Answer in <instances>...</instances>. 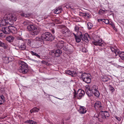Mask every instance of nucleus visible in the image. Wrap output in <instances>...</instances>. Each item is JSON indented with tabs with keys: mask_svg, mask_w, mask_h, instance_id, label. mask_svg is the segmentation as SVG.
Returning a JSON list of instances; mask_svg holds the SVG:
<instances>
[{
	"mask_svg": "<svg viewBox=\"0 0 124 124\" xmlns=\"http://www.w3.org/2000/svg\"><path fill=\"white\" fill-rule=\"evenodd\" d=\"M35 54H36L35 55V56H36L38 58H40V56L37 53Z\"/></svg>",
	"mask_w": 124,
	"mask_h": 124,
	"instance_id": "obj_48",
	"label": "nucleus"
},
{
	"mask_svg": "<svg viewBox=\"0 0 124 124\" xmlns=\"http://www.w3.org/2000/svg\"><path fill=\"white\" fill-rule=\"evenodd\" d=\"M4 97L3 95H0V102L2 103V102H4Z\"/></svg>",
	"mask_w": 124,
	"mask_h": 124,
	"instance_id": "obj_32",
	"label": "nucleus"
},
{
	"mask_svg": "<svg viewBox=\"0 0 124 124\" xmlns=\"http://www.w3.org/2000/svg\"><path fill=\"white\" fill-rule=\"evenodd\" d=\"M31 14L29 13H23L21 14V15L22 16L24 17H28L30 16Z\"/></svg>",
	"mask_w": 124,
	"mask_h": 124,
	"instance_id": "obj_28",
	"label": "nucleus"
},
{
	"mask_svg": "<svg viewBox=\"0 0 124 124\" xmlns=\"http://www.w3.org/2000/svg\"><path fill=\"white\" fill-rule=\"evenodd\" d=\"M4 62L6 63H7L9 62V58L7 57H5L3 58Z\"/></svg>",
	"mask_w": 124,
	"mask_h": 124,
	"instance_id": "obj_34",
	"label": "nucleus"
},
{
	"mask_svg": "<svg viewBox=\"0 0 124 124\" xmlns=\"http://www.w3.org/2000/svg\"><path fill=\"white\" fill-rule=\"evenodd\" d=\"M31 22L28 20H26L23 22L22 24L24 25H28L30 24V23Z\"/></svg>",
	"mask_w": 124,
	"mask_h": 124,
	"instance_id": "obj_29",
	"label": "nucleus"
},
{
	"mask_svg": "<svg viewBox=\"0 0 124 124\" xmlns=\"http://www.w3.org/2000/svg\"><path fill=\"white\" fill-rule=\"evenodd\" d=\"M5 18H7L8 21L12 22V24L14 23V21H16V16L14 14H6L5 15Z\"/></svg>",
	"mask_w": 124,
	"mask_h": 124,
	"instance_id": "obj_5",
	"label": "nucleus"
},
{
	"mask_svg": "<svg viewBox=\"0 0 124 124\" xmlns=\"http://www.w3.org/2000/svg\"><path fill=\"white\" fill-rule=\"evenodd\" d=\"M41 62L42 63L45 64V63H46V62L44 61H42Z\"/></svg>",
	"mask_w": 124,
	"mask_h": 124,
	"instance_id": "obj_52",
	"label": "nucleus"
},
{
	"mask_svg": "<svg viewBox=\"0 0 124 124\" xmlns=\"http://www.w3.org/2000/svg\"><path fill=\"white\" fill-rule=\"evenodd\" d=\"M115 117L119 121H120L121 120V117H118L116 116H115Z\"/></svg>",
	"mask_w": 124,
	"mask_h": 124,
	"instance_id": "obj_43",
	"label": "nucleus"
},
{
	"mask_svg": "<svg viewBox=\"0 0 124 124\" xmlns=\"http://www.w3.org/2000/svg\"><path fill=\"white\" fill-rule=\"evenodd\" d=\"M62 48L63 50H64L65 51H66L68 50V49L66 47H64V46Z\"/></svg>",
	"mask_w": 124,
	"mask_h": 124,
	"instance_id": "obj_47",
	"label": "nucleus"
},
{
	"mask_svg": "<svg viewBox=\"0 0 124 124\" xmlns=\"http://www.w3.org/2000/svg\"><path fill=\"white\" fill-rule=\"evenodd\" d=\"M87 95L89 97H91L93 95V93L91 92V90L85 91Z\"/></svg>",
	"mask_w": 124,
	"mask_h": 124,
	"instance_id": "obj_30",
	"label": "nucleus"
},
{
	"mask_svg": "<svg viewBox=\"0 0 124 124\" xmlns=\"http://www.w3.org/2000/svg\"><path fill=\"white\" fill-rule=\"evenodd\" d=\"M10 26L8 27L2 28V31L4 33L6 34H9L10 33Z\"/></svg>",
	"mask_w": 124,
	"mask_h": 124,
	"instance_id": "obj_12",
	"label": "nucleus"
},
{
	"mask_svg": "<svg viewBox=\"0 0 124 124\" xmlns=\"http://www.w3.org/2000/svg\"><path fill=\"white\" fill-rule=\"evenodd\" d=\"M93 93L95 96H96L97 97H99L100 93L98 90V89L95 91V92H93Z\"/></svg>",
	"mask_w": 124,
	"mask_h": 124,
	"instance_id": "obj_25",
	"label": "nucleus"
},
{
	"mask_svg": "<svg viewBox=\"0 0 124 124\" xmlns=\"http://www.w3.org/2000/svg\"><path fill=\"white\" fill-rule=\"evenodd\" d=\"M91 76H88V77L85 78V79H84L83 81L87 83H90L91 82V79L90 78Z\"/></svg>",
	"mask_w": 124,
	"mask_h": 124,
	"instance_id": "obj_22",
	"label": "nucleus"
},
{
	"mask_svg": "<svg viewBox=\"0 0 124 124\" xmlns=\"http://www.w3.org/2000/svg\"><path fill=\"white\" fill-rule=\"evenodd\" d=\"M82 51L83 52L85 53L87 51V50L86 49V48L84 47L82 48Z\"/></svg>",
	"mask_w": 124,
	"mask_h": 124,
	"instance_id": "obj_40",
	"label": "nucleus"
},
{
	"mask_svg": "<svg viewBox=\"0 0 124 124\" xmlns=\"http://www.w3.org/2000/svg\"><path fill=\"white\" fill-rule=\"evenodd\" d=\"M91 90L90 89V86L88 85H86L85 87V91H87Z\"/></svg>",
	"mask_w": 124,
	"mask_h": 124,
	"instance_id": "obj_35",
	"label": "nucleus"
},
{
	"mask_svg": "<svg viewBox=\"0 0 124 124\" xmlns=\"http://www.w3.org/2000/svg\"><path fill=\"white\" fill-rule=\"evenodd\" d=\"M16 40L18 42L19 47L20 50H24L26 49V44L23 41V39L22 38L20 37H17Z\"/></svg>",
	"mask_w": 124,
	"mask_h": 124,
	"instance_id": "obj_4",
	"label": "nucleus"
},
{
	"mask_svg": "<svg viewBox=\"0 0 124 124\" xmlns=\"http://www.w3.org/2000/svg\"><path fill=\"white\" fill-rule=\"evenodd\" d=\"M74 98H76L77 97L79 99H81L83 97L85 94L84 91L81 89H79L77 92L74 93Z\"/></svg>",
	"mask_w": 124,
	"mask_h": 124,
	"instance_id": "obj_6",
	"label": "nucleus"
},
{
	"mask_svg": "<svg viewBox=\"0 0 124 124\" xmlns=\"http://www.w3.org/2000/svg\"><path fill=\"white\" fill-rule=\"evenodd\" d=\"M64 42L63 41H60L57 45V46L59 48V49H62L64 46Z\"/></svg>",
	"mask_w": 124,
	"mask_h": 124,
	"instance_id": "obj_15",
	"label": "nucleus"
},
{
	"mask_svg": "<svg viewBox=\"0 0 124 124\" xmlns=\"http://www.w3.org/2000/svg\"><path fill=\"white\" fill-rule=\"evenodd\" d=\"M94 107L96 109H101L102 107L101 102L100 101H96L95 103Z\"/></svg>",
	"mask_w": 124,
	"mask_h": 124,
	"instance_id": "obj_13",
	"label": "nucleus"
},
{
	"mask_svg": "<svg viewBox=\"0 0 124 124\" xmlns=\"http://www.w3.org/2000/svg\"><path fill=\"white\" fill-rule=\"evenodd\" d=\"M51 31L52 33L54 34V29H52Z\"/></svg>",
	"mask_w": 124,
	"mask_h": 124,
	"instance_id": "obj_51",
	"label": "nucleus"
},
{
	"mask_svg": "<svg viewBox=\"0 0 124 124\" xmlns=\"http://www.w3.org/2000/svg\"><path fill=\"white\" fill-rule=\"evenodd\" d=\"M10 33H15L17 32V29L16 27L11 25L10 26Z\"/></svg>",
	"mask_w": 124,
	"mask_h": 124,
	"instance_id": "obj_18",
	"label": "nucleus"
},
{
	"mask_svg": "<svg viewBox=\"0 0 124 124\" xmlns=\"http://www.w3.org/2000/svg\"><path fill=\"white\" fill-rule=\"evenodd\" d=\"M62 8L61 7L57 8L54 11V13L56 14H58L61 12Z\"/></svg>",
	"mask_w": 124,
	"mask_h": 124,
	"instance_id": "obj_20",
	"label": "nucleus"
},
{
	"mask_svg": "<svg viewBox=\"0 0 124 124\" xmlns=\"http://www.w3.org/2000/svg\"><path fill=\"white\" fill-rule=\"evenodd\" d=\"M3 104L2 103L0 102V105H1Z\"/></svg>",
	"mask_w": 124,
	"mask_h": 124,
	"instance_id": "obj_54",
	"label": "nucleus"
},
{
	"mask_svg": "<svg viewBox=\"0 0 124 124\" xmlns=\"http://www.w3.org/2000/svg\"><path fill=\"white\" fill-rule=\"evenodd\" d=\"M87 109L85 107L80 106L79 109L78 110V111L80 114H83L86 113Z\"/></svg>",
	"mask_w": 124,
	"mask_h": 124,
	"instance_id": "obj_9",
	"label": "nucleus"
},
{
	"mask_svg": "<svg viewBox=\"0 0 124 124\" xmlns=\"http://www.w3.org/2000/svg\"><path fill=\"white\" fill-rule=\"evenodd\" d=\"M31 124H37V123L36 122L32 120V122H31Z\"/></svg>",
	"mask_w": 124,
	"mask_h": 124,
	"instance_id": "obj_49",
	"label": "nucleus"
},
{
	"mask_svg": "<svg viewBox=\"0 0 124 124\" xmlns=\"http://www.w3.org/2000/svg\"><path fill=\"white\" fill-rule=\"evenodd\" d=\"M39 109V108H37L36 107L33 108L32 109L30 110V112L31 113L33 112H38Z\"/></svg>",
	"mask_w": 124,
	"mask_h": 124,
	"instance_id": "obj_24",
	"label": "nucleus"
},
{
	"mask_svg": "<svg viewBox=\"0 0 124 124\" xmlns=\"http://www.w3.org/2000/svg\"><path fill=\"white\" fill-rule=\"evenodd\" d=\"M73 34L76 42L78 43L80 42L83 36L82 32L80 31H79L77 32V34H75L74 33H73Z\"/></svg>",
	"mask_w": 124,
	"mask_h": 124,
	"instance_id": "obj_8",
	"label": "nucleus"
},
{
	"mask_svg": "<svg viewBox=\"0 0 124 124\" xmlns=\"http://www.w3.org/2000/svg\"><path fill=\"white\" fill-rule=\"evenodd\" d=\"M55 22L57 23H61V22L58 19H56L55 20Z\"/></svg>",
	"mask_w": 124,
	"mask_h": 124,
	"instance_id": "obj_46",
	"label": "nucleus"
},
{
	"mask_svg": "<svg viewBox=\"0 0 124 124\" xmlns=\"http://www.w3.org/2000/svg\"><path fill=\"white\" fill-rule=\"evenodd\" d=\"M0 46L5 49L7 47V45L6 44L4 43L3 42L0 41Z\"/></svg>",
	"mask_w": 124,
	"mask_h": 124,
	"instance_id": "obj_23",
	"label": "nucleus"
},
{
	"mask_svg": "<svg viewBox=\"0 0 124 124\" xmlns=\"http://www.w3.org/2000/svg\"><path fill=\"white\" fill-rule=\"evenodd\" d=\"M19 63V71L23 74L26 73L29 71L27 64L23 62H20Z\"/></svg>",
	"mask_w": 124,
	"mask_h": 124,
	"instance_id": "obj_2",
	"label": "nucleus"
},
{
	"mask_svg": "<svg viewBox=\"0 0 124 124\" xmlns=\"http://www.w3.org/2000/svg\"><path fill=\"white\" fill-rule=\"evenodd\" d=\"M109 116L108 113L107 111H104V112H103L102 113L101 117L104 119L106 118L107 117H108Z\"/></svg>",
	"mask_w": 124,
	"mask_h": 124,
	"instance_id": "obj_16",
	"label": "nucleus"
},
{
	"mask_svg": "<svg viewBox=\"0 0 124 124\" xmlns=\"http://www.w3.org/2000/svg\"><path fill=\"white\" fill-rule=\"evenodd\" d=\"M103 22H104L106 24H108L109 23V20L107 19H103Z\"/></svg>",
	"mask_w": 124,
	"mask_h": 124,
	"instance_id": "obj_36",
	"label": "nucleus"
},
{
	"mask_svg": "<svg viewBox=\"0 0 124 124\" xmlns=\"http://www.w3.org/2000/svg\"><path fill=\"white\" fill-rule=\"evenodd\" d=\"M117 53L121 59L124 60V52H117Z\"/></svg>",
	"mask_w": 124,
	"mask_h": 124,
	"instance_id": "obj_21",
	"label": "nucleus"
},
{
	"mask_svg": "<svg viewBox=\"0 0 124 124\" xmlns=\"http://www.w3.org/2000/svg\"><path fill=\"white\" fill-rule=\"evenodd\" d=\"M27 29L31 32V34L32 35H36L39 33L40 31V29L34 25L30 24L28 25L27 27Z\"/></svg>",
	"mask_w": 124,
	"mask_h": 124,
	"instance_id": "obj_1",
	"label": "nucleus"
},
{
	"mask_svg": "<svg viewBox=\"0 0 124 124\" xmlns=\"http://www.w3.org/2000/svg\"><path fill=\"white\" fill-rule=\"evenodd\" d=\"M111 49L112 52H114L116 56H117V52H118L116 48L111 47Z\"/></svg>",
	"mask_w": 124,
	"mask_h": 124,
	"instance_id": "obj_26",
	"label": "nucleus"
},
{
	"mask_svg": "<svg viewBox=\"0 0 124 124\" xmlns=\"http://www.w3.org/2000/svg\"><path fill=\"white\" fill-rule=\"evenodd\" d=\"M15 39V38L12 36H8L6 38V40L9 42H12Z\"/></svg>",
	"mask_w": 124,
	"mask_h": 124,
	"instance_id": "obj_17",
	"label": "nucleus"
},
{
	"mask_svg": "<svg viewBox=\"0 0 124 124\" xmlns=\"http://www.w3.org/2000/svg\"><path fill=\"white\" fill-rule=\"evenodd\" d=\"M42 37L43 40L45 41H52L54 39V37L48 32L43 33L42 34Z\"/></svg>",
	"mask_w": 124,
	"mask_h": 124,
	"instance_id": "obj_3",
	"label": "nucleus"
},
{
	"mask_svg": "<svg viewBox=\"0 0 124 124\" xmlns=\"http://www.w3.org/2000/svg\"><path fill=\"white\" fill-rule=\"evenodd\" d=\"M103 19H98V22H100L101 21H102L103 22Z\"/></svg>",
	"mask_w": 124,
	"mask_h": 124,
	"instance_id": "obj_50",
	"label": "nucleus"
},
{
	"mask_svg": "<svg viewBox=\"0 0 124 124\" xmlns=\"http://www.w3.org/2000/svg\"><path fill=\"white\" fill-rule=\"evenodd\" d=\"M29 60H30L33 61L34 62L36 63H38V61L35 60L34 59H32L30 57H29Z\"/></svg>",
	"mask_w": 124,
	"mask_h": 124,
	"instance_id": "obj_41",
	"label": "nucleus"
},
{
	"mask_svg": "<svg viewBox=\"0 0 124 124\" xmlns=\"http://www.w3.org/2000/svg\"><path fill=\"white\" fill-rule=\"evenodd\" d=\"M30 53L33 56H35L36 53L33 52L32 51H30Z\"/></svg>",
	"mask_w": 124,
	"mask_h": 124,
	"instance_id": "obj_42",
	"label": "nucleus"
},
{
	"mask_svg": "<svg viewBox=\"0 0 124 124\" xmlns=\"http://www.w3.org/2000/svg\"><path fill=\"white\" fill-rule=\"evenodd\" d=\"M74 29L75 31L77 32H78L79 31H78V30H79V27L77 26H76L75 27Z\"/></svg>",
	"mask_w": 124,
	"mask_h": 124,
	"instance_id": "obj_37",
	"label": "nucleus"
},
{
	"mask_svg": "<svg viewBox=\"0 0 124 124\" xmlns=\"http://www.w3.org/2000/svg\"><path fill=\"white\" fill-rule=\"evenodd\" d=\"M52 53L56 57H58L62 54V51L59 49H58L53 51Z\"/></svg>",
	"mask_w": 124,
	"mask_h": 124,
	"instance_id": "obj_10",
	"label": "nucleus"
},
{
	"mask_svg": "<svg viewBox=\"0 0 124 124\" xmlns=\"http://www.w3.org/2000/svg\"><path fill=\"white\" fill-rule=\"evenodd\" d=\"M80 74L81 75L83 80L85 79L86 78L88 77V76H91L90 74L89 73H80Z\"/></svg>",
	"mask_w": 124,
	"mask_h": 124,
	"instance_id": "obj_14",
	"label": "nucleus"
},
{
	"mask_svg": "<svg viewBox=\"0 0 124 124\" xmlns=\"http://www.w3.org/2000/svg\"><path fill=\"white\" fill-rule=\"evenodd\" d=\"M82 39L86 42H88L89 40L90 39V38L88 34L85 33L83 35V36L82 37Z\"/></svg>",
	"mask_w": 124,
	"mask_h": 124,
	"instance_id": "obj_11",
	"label": "nucleus"
},
{
	"mask_svg": "<svg viewBox=\"0 0 124 124\" xmlns=\"http://www.w3.org/2000/svg\"><path fill=\"white\" fill-rule=\"evenodd\" d=\"M65 73L70 75H71L72 76H73L74 75L76 74V72L73 71H71L69 70H67L65 71Z\"/></svg>",
	"mask_w": 124,
	"mask_h": 124,
	"instance_id": "obj_19",
	"label": "nucleus"
},
{
	"mask_svg": "<svg viewBox=\"0 0 124 124\" xmlns=\"http://www.w3.org/2000/svg\"><path fill=\"white\" fill-rule=\"evenodd\" d=\"M59 99H60L59 98H58Z\"/></svg>",
	"mask_w": 124,
	"mask_h": 124,
	"instance_id": "obj_57",
	"label": "nucleus"
},
{
	"mask_svg": "<svg viewBox=\"0 0 124 124\" xmlns=\"http://www.w3.org/2000/svg\"><path fill=\"white\" fill-rule=\"evenodd\" d=\"M1 31V30H0V34H1V31Z\"/></svg>",
	"mask_w": 124,
	"mask_h": 124,
	"instance_id": "obj_55",
	"label": "nucleus"
},
{
	"mask_svg": "<svg viewBox=\"0 0 124 124\" xmlns=\"http://www.w3.org/2000/svg\"><path fill=\"white\" fill-rule=\"evenodd\" d=\"M36 40L38 41H44L43 39H42V35H41V37H37L36 39Z\"/></svg>",
	"mask_w": 124,
	"mask_h": 124,
	"instance_id": "obj_33",
	"label": "nucleus"
},
{
	"mask_svg": "<svg viewBox=\"0 0 124 124\" xmlns=\"http://www.w3.org/2000/svg\"><path fill=\"white\" fill-rule=\"evenodd\" d=\"M88 28L89 29H91L93 26V25L91 23H87Z\"/></svg>",
	"mask_w": 124,
	"mask_h": 124,
	"instance_id": "obj_31",
	"label": "nucleus"
},
{
	"mask_svg": "<svg viewBox=\"0 0 124 124\" xmlns=\"http://www.w3.org/2000/svg\"><path fill=\"white\" fill-rule=\"evenodd\" d=\"M2 31H1V34H0V37L2 38H4L5 37V35L4 34V33H2Z\"/></svg>",
	"mask_w": 124,
	"mask_h": 124,
	"instance_id": "obj_39",
	"label": "nucleus"
},
{
	"mask_svg": "<svg viewBox=\"0 0 124 124\" xmlns=\"http://www.w3.org/2000/svg\"><path fill=\"white\" fill-rule=\"evenodd\" d=\"M83 16H85V17L88 18L89 17V16L88 15V14H86V13H83Z\"/></svg>",
	"mask_w": 124,
	"mask_h": 124,
	"instance_id": "obj_44",
	"label": "nucleus"
},
{
	"mask_svg": "<svg viewBox=\"0 0 124 124\" xmlns=\"http://www.w3.org/2000/svg\"><path fill=\"white\" fill-rule=\"evenodd\" d=\"M93 44L95 46H104V45L102 41V40L99 37H97L92 42Z\"/></svg>",
	"mask_w": 124,
	"mask_h": 124,
	"instance_id": "obj_7",
	"label": "nucleus"
},
{
	"mask_svg": "<svg viewBox=\"0 0 124 124\" xmlns=\"http://www.w3.org/2000/svg\"><path fill=\"white\" fill-rule=\"evenodd\" d=\"M100 11H101V10L99 11V12H100Z\"/></svg>",
	"mask_w": 124,
	"mask_h": 124,
	"instance_id": "obj_56",
	"label": "nucleus"
},
{
	"mask_svg": "<svg viewBox=\"0 0 124 124\" xmlns=\"http://www.w3.org/2000/svg\"><path fill=\"white\" fill-rule=\"evenodd\" d=\"M32 122V120H28L25 121L24 123H28L30 124H31V122Z\"/></svg>",
	"mask_w": 124,
	"mask_h": 124,
	"instance_id": "obj_38",
	"label": "nucleus"
},
{
	"mask_svg": "<svg viewBox=\"0 0 124 124\" xmlns=\"http://www.w3.org/2000/svg\"><path fill=\"white\" fill-rule=\"evenodd\" d=\"M98 89V88L97 86H96L95 85H93L91 88V91L92 92V93L95 92V91L97 90Z\"/></svg>",
	"mask_w": 124,
	"mask_h": 124,
	"instance_id": "obj_27",
	"label": "nucleus"
},
{
	"mask_svg": "<svg viewBox=\"0 0 124 124\" xmlns=\"http://www.w3.org/2000/svg\"><path fill=\"white\" fill-rule=\"evenodd\" d=\"M112 24H113L112 23H109V24H110V25H112Z\"/></svg>",
	"mask_w": 124,
	"mask_h": 124,
	"instance_id": "obj_53",
	"label": "nucleus"
},
{
	"mask_svg": "<svg viewBox=\"0 0 124 124\" xmlns=\"http://www.w3.org/2000/svg\"><path fill=\"white\" fill-rule=\"evenodd\" d=\"M109 90L110 91H111L112 92H113L114 91V88L112 87H111L109 88Z\"/></svg>",
	"mask_w": 124,
	"mask_h": 124,
	"instance_id": "obj_45",
	"label": "nucleus"
}]
</instances>
